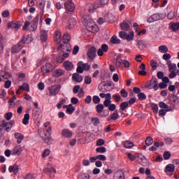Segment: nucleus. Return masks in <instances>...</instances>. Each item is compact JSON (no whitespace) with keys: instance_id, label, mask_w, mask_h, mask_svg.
<instances>
[{"instance_id":"1","label":"nucleus","mask_w":179,"mask_h":179,"mask_svg":"<svg viewBox=\"0 0 179 179\" xmlns=\"http://www.w3.org/2000/svg\"><path fill=\"white\" fill-rule=\"evenodd\" d=\"M116 66L119 69H122L123 68H125L126 69H129L131 66V63L127 59H122V58H121V56H118L116 58Z\"/></svg>"},{"instance_id":"3","label":"nucleus","mask_w":179,"mask_h":179,"mask_svg":"<svg viewBox=\"0 0 179 179\" xmlns=\"http://www.w3.org/2000/svg\"><path fill=\"white\" fill-rule=\"evenodd\" d=\"M78 68L76 69L78 73H83V71H90L92 66L89 63H83L80 61L78 62Z\"/></svg>"},{"instance_id":"24","label":"nucleus","mask_w":179,"mask_h":179,"mask_svg":"<svg viewBox=\"0 0 179 179\" xmlns=\"http://www.w3.org/2000/svg\"><path fill=\"white\" fill-rule=\"evenodd\" d=\"M32 41H33V36L31 34L24 36L22 40L21 41V42L23 43V45L30 44V43H31Z\"/></svg>"},{"instance_id":"49","label":"nucleus","mask_w":179,"mask_h":179,"mask_svg":"<svg viewBox=\"0 0 179 179\" xmlns=\"http://www.w3.org/2000/svg\"><path fill=\"white\" fill-rule=\"evenodd\" d=\"M97 8H99V6H94V5L90 4L89 6L88 11L90 12V13H93L94 10L97 9Z\"/></svg>"},{"instance_id":"31","label":"nucleus","mask_w":179,"mask_h":179,"mask_svg":"<svg viewBox=\"0 0 179 179\" xmlns=\"http://www.w3.org/2000/svg\"><path fill=\"white\" fill-rule=\"evenodd\" d=\"M14 136L17 140V143H20L23 141V139H24V136H23V134H22L21 133H15L14 134Z\"/></svg>"},{"instance_id":"43","label":"nucleus","mask_w":179,"mask_h":179,"mask_svg":"<svg viewBox=\"0 0 179 179\" xmlns=\"http://www.w3.org/2000/svg\"><path fill=\"white\" fill-rule=\"evenodd\" d=\"M145 145L147 146H150V145H153V138H152L151 136L148 137L145 139Z\"/></svg>"},{"instance_id":"23","label":"nucleus","mask_w":179,"mask_h":179,"mask_svg":"<svg viewBox=\"0 0 179 179\" xmlns=\"http://www.w3.org/2000/svg\"><path fill=\"white\" fill-rule=\"evenodd\" d=\"M157 20H160V15L159 14H153L148 19V23H153L155 22H157Z\"/></svg>"},{"instance_id":"45","label":"nucleus","mask_w":179,"mask_h":179,"mask_svg":"<svg viewBox=\"0 0 179 179\" xmlns=\"http://www.w3.org/2000/svg\"><path fill=\"white\" fill-rule=\"evenodd\" d=\"M122 29L124 30V31H128L129 30V24L127 22H123L121 24Z\"/></svg>"},{"instance_id":"48","label":"nucleus","mask_w":179,"mask_h":179,"mask_svg":"<svg viewBox=\"0 0 179 179\" xmlns=\"http://www.w3.org/2000/svg\"><path fill=\"white\" fill-rule=\"evenodd\" d=\"M96 152L98 153H106V152H107V149L106 147H99L96 149Z\"/></svg>"},{"instance_id":"18","label":"nucleus","mask_w":179,"mask_h":179,"mask_svg":"<svg viewBox=\"0 0 179 179\" xmlns=\"http://www.w3.org/2000/svg\"><path fill=\"white\" fill-rule=\"evenodd\" d=\"M108 51V45L106 44H103L101 45V48L98 50V55L99 57H103L104 52H107Z\"/></svg>"},{"instance_id":"4","label":"nucleus","mask_w":179,"mask_h":179,"mask_svg":"<svg viewBox=\"0 0 179 179\" xmlns=\"http://www.w3.org/2000/svg\"><path fill=\"white\" fill-rule=\"evenodd\" d=\"M43 173L48 174L50 178L52 179L55 178V174L57 173V170L52 167V164H48V166L43 169Z\"/></svg>"},{"instance_id":"63","label":"nucleus","mask_w":179,"mask_h":179,"mask_svg":"<svg viewBox=\"0 0 179 179\" xmlns=\"http://www.w3.org/2000/svg\"><path fill=\"white\" fill-rule=\"evenodd\" d=\"M171 157V154L169 152H165L164 153V160H169Z\"/></svg>"},{"instance_id":"22","label":"nucleus","mask_w":179,"mask_h":179,"mask_svg":"<svg viewBox=\"0 0 179 179\" xmlns=\"http://www.w3.org/2000/svg\"><path fill=\"white\" fill-rule=\"evenodd\" d=\"M22 152H23V148H22V146L17 145L13 148V155L15 156H20V155H22Z\"/></svg>"},{"instance_id":"39","label":"nucleus","mask_w":179,"mask_h":179,"mask_svg":"<svg viewBox=\"0 0 179 179\" xmlns=\"http://www.w3.org/2000/svg\"><path fill=\"white\" fill-rule=\"evenodd\" d=\"M171 27L173 31H177L179 29V22H171Z\"/></svg>"},{"instance_id":"64","label":"nucleus","mask_w":179,"mask_h":179,"mask_svg":"<svg viewBox=\"0 0 179 179\" xmlns=\"http://www.w3.org/2000/svg\"><path fill=\"white\" fill-rule=\"evenodd\" d=\"M80 179H90V175L88 173H83L81 175Z\"/></svg>"},{"instance_id":"53","label":"nucleus","mask_w":179,"mask_h":179,"mask_svg":"<svg viewBox=\"0 0 179 179\" xmlns=\"http://www.w3.org/2000/svg\"><path fill=\"white\" fill-rule=\"evenodd\" d=\"M152 108V111L153 113H155V114H157V113H159V106H157V104L153 103L151 106Z\"/></svg>"},{"instance_id":"6","label":"nucleus","mask_w":179,"mask_h":179,"mask_svg":"<svg viewBox=\"0 0 179 179\" xmlns=\"http://www.w3.org/2000/svg\"><path fill=\"white\" fill-rule=\"evenodd\" d=\"M55 69V66L51 63H46L43 65L41 68V71L44 74L50 73V72H52Z\"/></svg>"},{"instance_id":"27","label":"nucleus","mask_w":179,"mask_h":179,"mask_svg":"<svg viewBox=\"0 0 179 179\" xmlns=\"http://www.w3.org/2000/svg\"><path fill=\"white\" fill-rule=\"evenodd\" d=\"M119 117H120V115H118V111L115 110L113 113L110 114L108 117V121H115L118 120Z\"/></svg>"},{"instance_id":"21","label":"nucleus","mask_w":179,"mask_h":179,"mask_svg":"<svg viewBox=\"0 0 179 179\" xmlns=\"http://www.w3.org/2000/svg\"><path fill=\"white\" fill-rule=\"evenodd\" d=\"M40 38L41 41H47V40H48V32L44 29H41L40 33Z\"/></svg>"},{"instance_id":"11","label":"nucleus","mask_w":179,"mask_h":179,"mask_svg":"<svg viewBox=\"0 0 179 179\" xmlns=\"http://www.w3.org/2000/svg\"><path fill=\"white\" fill-rule=\"evenodd\" d=\"M38 134L41 138L44 140L45 143H50V142H51V136H47L46 134H44V131H43V129H40L38 130Z\"/></svg>"},{"instance_id":"20","label":"nucleus","mask_w":179,"mask_h":179,"mask_svg":"<svg viewBox=\"0 0 179 179\" xmlns=\"http://www.w3.org/2000/svg\"><path fill=\"white\" fill-rule=\"evenodd\" d=\"M138 159L140 160L141 166H143L144 167L149 166V161L148 160V159H146V157H145V156L140 155L138 156Z\"/></svg>"},{"instance_id":"38","label":"nucleus","mask_w":179,"mask_h":179,"mask_svg":"<svg viewBox=\"0 0 179 179\" xmlns=\"http://www.w3.org/2000/svg\"><path fill=\"white\" fill-rule=\"evenodd\" d=\"M96 113H98L99 114H101L103 113V110H104V105L101 103H99L96 106Z\"/></svg>"},{"instance_id":"32","label":"nucleus","mask_w":179,"mask_h":179,"mask_svg":"<svg viewBox=\"0 0 179 179\" xmlns=\"http://www.w3.org/2000/svg\"><path fill=\"white\" fill-rule=\"evenodd\" d=\"M174 110L173 107H170L169 108L164 110V109H161L159 111V117H164L166 115V113L169 111H173Z\"/></svg>"},{"instance_id":"2","label":"nucleus","mask_w":179,"mask_h":179,"mask_svg":"<svg viewBox=\"0 0 179 179\" xmlns=\"http://www.w3.org/2000/svg\"><path fill=\"white\" fill-rule=\"evenodd\" d=\"M166 65H168V68L169 69V72H171L169 75V78L170 79H174L176 76H177V64L172 63L171 60H168Z\"/></svg>"},{"instance_id":"19","label":"nucleus","mask_w":179,"mask_h":179,"mask_svg":"<svg viewBox=\"0 0 179 179\" xmlns=\"http://www.w3.org/2000/svg\"><path fill=\"white\" fill-rule=\"evenodd\" d=\"M72 79L76 83H80V82L83 81V76L78 74V73H75L72 76Z\"/></svg>"},{"instance_id":"37","label":"nucleus","mask_w":179,"mask_h":179,"mask_svg":"<svg viewBox=\"0 0 179 179\" xmlns=\"http://www.w3.org/2000/svg\"><path fill=\"white\" fill-rule=\"evenodd\" d=\"M158 50L159 52H162V54H166V52H168L169 51V48L166 45H161L158 48Z\"/></svg>"},{"instance_id":"60","label":"nucleus","mask_w":179,"mask_h":179,"mask_svg":"<svg viewBox=\"0 0 179 179\" xmlns=\"http://www.w3.org/2000/svg\"><path fill=\"white\" fill-rule=\"evenodd\" d=\"M129 106V103L125 101V102H123L120 104V108L122 111H124V110H125V108H127Z\"/></svg>"},{"instance_id":"40","label":"nucleus","mask_w":179,"mask_h":179,"mask_svg":"<svg viewBox=\"0 0 179 179\" xmlns=\"http://www.w3.org/2000/svg\"><path fill=\"white\" fill-rule=\"evenodd\" d=\"M134 31H131L129 32V34H127V36H126V40L127 41H132V40H134Z\"/></svg>"},{"instance_id":"15","label":"nucleus","mask_w":179,"mask_h":179,"mask_svg":"<svg viewBox=\"0 0 179 179\" xmlns=\"http://www.w3.org/2000/svg\"><path fill=\"white\" fill-rule=\"evenodd\" d=\"M54 39L56 44H59V43H61L62 40V34H61V31L57 30L55 32Z\"/></svg>"},{"instance_id":"36","label":"nucleus","mask_w":179,"mask_h":179,"mask_svg":"<svg viewBox=\"0 0 179 179\" xmlns=\"http://www.w3.org/2000/svg\"><path fill=\"white\" fill-rule=\"evenodd\" d=\"M110 43L112 44H120L121 43V40H120L117 36L114 35L110 38Z\"/></svg>"},{"instance_id":"5","label":"nucleus","mask_w":179,"mask_h":179,"mask_svg":"<svg viewBox=\"0 0 179 179\" xmlns=\"http://www.w3.org/2000/svg\"><path fill=\"white\" fill-rule=\"evenodd\" d=\"M145 87H147L148 90L154 89V90H159V85L157 84V78H152L151 80L148 81Z\"/></svg>"},{"instance_id":"54","label":"nucleus","mask_w":179,"mask_h":179,"mask_svg":"<svg viewBox=\"0 0 179 179\" xmlns=\"http://www.w3.org/2000/svg\"><path fill=\"white\" fill-rule=\"evenodd\" d=\"M92 101L94 104H99L101 101L100 97H99V96H94L92 98Z\"/></svg>"},{"instance_id":"16","label":"nucleus","mask_w":179,"mask_h":179,"mask_svg":"<svg viewBox=\"0 0 179 179\" xmlns=\"http://www.w3.org/2000/svg\"><path fill=\"white\" fill-rule=\"evenodd\" d=\"M87 57L91 61H93L96 57V48L92 47L87 52Z\"/></svg>"},{"instance_id":"12","label":"nucleus","mask_w":179,"mask_h":179,"mask_svg":"<svg viewBox=\"0 0 179 179\" xmlns=\"http://www.w3.org/2000/svg\"><path fill=\"white\" fill-rule=\"evenodd\" d=\"M22 24L19 23L18 22H10L8 24V29H12L13 30H15V31H17L19 30L20 27H21Z\"/></svg>"},{"instance_id":"55","label":"nucleus","mask_w":179,"mask_h":179,"mask_svg":"<svg viewBox=\"0 0 179 179\" xmlns=\"http://www.w3.org/2000/svg\"><path fill=\"white\" fill-rule=\"evenodd\" d=\"M66 103V99H62L59 102V103H57V108H59V109L62 108V106H64V104H65Z\"/></svg>"},{"instance_id":"25","label":"nucleus","mask_w":179,"mask_h":179,"mask_svg":"<svg viewBox=\"0 0 179 179\" xmlns=\"http://www.w3.org/2000/svg\"><path fill=\"white\" fill-rule=\"evenodd\" d=\"M63 75H65V71L62 69H56L55 71L52 72V76L54 78H59Z\"/></svg>"},{"instance_id":"14","label":"nucleus","mask_w":179,"mask_h":179,"mask_svg":"<svg viewBox=\"0 0 179 179\" xmlns=\"http://www.w3.org/2000/svg\"><path fill=\"white\" fill-rule=\"evenodd\" d=\"M82 22L85 26H89L91 27H93V20L90 19V17L89 15H84L82 18Z\"/></svg>"},{"instance_id":"58","label":"nucleus","mask_w":179,"mask_h":179,"mask_svg":"<svg viewBox=\"0 0 179 179\" xmlns=\"http://www.w3.org/2000/svg\"><path fill=\"white\" fill-rule=\"evenodd\" d=\"M127 34V33L125 32V31H120L119 32V37H120V38H122L123 40H126Z\"/></svg>"},{"instance_id":"33","label":"nucleus","mask_w":179,"mask_h":179,"mask_svg":"<svg viewBox=\"0 0 179 179\" xmlns=\"http://www.w3.org/2000/svg\"><path fill=\"white\" fill-rule=\"evenodd\" d=\"M1 76L3 78V80H6L12 78V75L6 71H1Z\"/></svg>"},{"instance_id":"61","label":"nucleus","mask_w":179,"mask_h":179,"mask_svg":"<svg viewBox=\"0 0 179 179\" xmlns=\"http://www.w3.org/2000/svg\"><path fill=\"white\" fill-rule=\"evenodd\" d=\"M106 142L103 138H99L96 141V146H103Z\"/></svg>"},{"instance_id":"8","label":"nucleus","mask_w":179,"mask_h":179,"mask_svg":"<svg viewBox=\"0 0 179 179\" xmlns=\"http://www.w3.org/2000/svg\"><path fill=\"white\" fill-rule=\"evenodd\" d=\"M71 50H72V48L71 47V44L68 43H64L57 48V51H62V52H69Z\"/></svg>"},{"instance_id":"29","label":"nucleus","mask_w":179,"mask_h":179,"mask_svg":"<svg viewBox=\"0 0 179 179\" xmlns=\"http://www.w3.org/2000/svg\"><path fill=\"white\" fill-rule=\"evenodd\" d=\"M175 170H176V166H174V164H169L166 165L165 168V173L166 174H169V173H173V171H174Z\"/></svg>"},{"instance_id":"26","label":"nucleus","mask_w":179,"mask_h":179,"mask_svg":"<svg viewBox=\"0 0 179 179\" xmlns=\"http://www.w3.org/2000/svg\"><path fill=\"white\" fill-rule=\"evenodd\" d=\"M63 65L66 71H72V69H73V63L70 61L64 62Z\"/></svg>"},{"instance_id":"56","label":"nucleus","mask_w":179,"mask_h":179,"mask_svg":"<svg viewBox=\"0 0 179 179\" xmlns=\"http://www.w3.org/2000/svg\"><path fill=\"white\" fill-rule=\"evenodd\" d=\"M4 117L7 121H10L12 119V117H13V113H12V112H8Z\"/></svg>"},{"instance_id":"10","label":"nucleus","mask_w":179,"mask_h":179,"mask_svg":"<svg viewBox=\"0 0 179 179\" xmlns=\"http://www.w3.org/2000/svg\"><path fill=\"white\" fill-rule=\"evenodd\" d=\"M64 8L68 12H73V10L76 9V6H75V3L72 1H66L64 3Z\"/></svg>"},{"instance_id":"42","label":"nucleus","mask_w":179,"mask_h":179,"mask_svg":"<svg viewBox=\"0 0 179 179\" xmlns=\"http://www.w3.org/2000/svg\"><path fill=\"white\" fill-rule=\"evenodd\" d=\"M20 90H26L27 92L30 91V87H29V84L24 83L22 86L20 87Z\"/></svg>"},{"instance_id":"9","label":"nucleus","mask_w":179,"mask_h":179,"mask_svg":"<svg viewBox=\"0 0 179 179\" xmlns=\"http://www.w3.org/2000/svg\"><path fill=\"white\" fill-rule=\"evenodd\" d=\"M50 96H57L59 93V86L52 85L48 88Z\"/></svg>"},{"instance_id":"28","label":"nucleus","mask_w":179,"mask_h":179,"mask_svg":"<svg viewBox=\"0 0 179 179\" xmlns=\"http://www.w3.org/2000/svg\"><path fill=\"white\" fill-rule=\"evenodd\" d=\"M76 26V20L75 18H71L69 20L68 26H66V29H69V30L73 29Z\"/></svg>"},{"instance_id":"17","label":"nucleus","mask_w":179,"mask_h":179,"mask_svg":"<svg viewBox=\"0 0 179 179\" xmlns=\"http://www.w3.org/2000/svg\"><path fill=\"white\" fill-rule=\"evenodd\" d=\"M22 48H23V42H19L18 44L13 47L12 52H14L15 54H17V52H20V51L22 50Z\"/></svg>"},{"instance_id":"13","label":"nucleus","mask_w":179,"mask_h":179,"mask_svg":"<svg viewBox=\"0 0 179 179\" xmlns=\"http://www.w3.org/2000/svg\"><path fill=\"white\" fill-rule=\"evenodd\" d=\"M62 136H63V138H66L67 139H71V138L73 136V133L69 129H63L62 130Z\"/></svg>"},{"instance_id":"46","label":"nucleus","mask_w":179,"mask_h":179,"mask_svg":"<svg viewBox=\"0 0 179 179\" xmlns=\"http://www.w3.org/2000/svg\"><path fill=\"white\" fill-rule=\"evenodd\" d=\"M124 147L127 149H131V148L134 147V143L129 141H127L124 143Z\"/></svg>"},{"instance_id":"50","label":"nucleus","mask_w":179,"mask_h":179,"mask_svg":"<svg viewBox=\"0 0 179 179\" xmlns=\"http://www.w3.org/2000/svg\"><path fill=\"white\" fill-rule=\"evenodd\" d=\"M162 58L164 61H166L167 64V61H169L171 58V55H170V53L166 52L163 55Z\"/></svg>"},{"instance_id":"51","label":"nucleus","mask_w":179,"mask_h":179,"mask_svg":"<svg viewBox=\"0 0 179 179\" xmlns=\"http://www.w3.org/2000/svg\"><path fill=\"white\" fill-rule=\"evenodd\" d=\"M50 153H51V150L48 148H46L42 153V157H47L48 156H50Z\"/></svg>"},{"instance_id":"62","label":"nucleus","mask_w":179,"mask_h":179,"mask_svg":"<svg viewBox=\"0 0 179 179\" xmlns=\"http://www.w3.org/2000/svg\"><path fill=\"white\" fill-rule=\"evenodd\" d=\"M138 100H141V101L146 99V95L143 92L139 93L138 94Z\"/></svg>"},{"instance_id":"7","label":"nucleus","mask_w":179,"mask_h":179,"mask_svg":"<svg viewBox=\"0 0 179 179\" xmlns=\"http://www.w3.org/2000/svg\"><path fill=\"white\" fill-rule=\"evenodd\" d=\"M104 107L108 108L109 111H115V108H117V106L114 103H111V99H110V95H108L107 100L103 101Z\"/></svg>"},{"instance_id":"59","label":"nucleus","mask_w":179,"mask_h":179,"mask_svg":"<svg viewBox=\"0 0 179 179\" xmlns=\"http://www.w3.org/2000/svg\"><path fill=\"white\" fill-rule=\"evenodd\" d=\"M84 81H85V85H90V83H92V77L85 76Z\"/></svg>"},{"instance_id":"30","label":"nucleus","mask_w":179,"mask_h":179,"mask_svg":"<svg viewBox=\"0 0 179 179\" xmlns=\"http://www.w3.org/2000/svg\"><path fill=\"white\" fill-rule=\"evenodd\" d=\"M8 171L10 173H13V174H17L19 173V166L16 164L10 166L8 168Z\"/></svg>"},{"instance_id":"57","label":"nucleus","mask_w":179,"mask_h":179,"mask_svg":"<svg viewBox=\"0 0 179 179\" xmlns=\"http://www.w3.org/2000/svg\"><path fill=\"white\" fill-rule=\"evenodd\" d=\"M30 22L28 21H26L24 22V26L22 27V30H30Z\"/></svg>"},{"instance_id":"44","label":"nucleus","mask_w":179,"mask_h":179,"mask_svg":"<svg viewBox=\"0 0 179 179\" xmlns=\"http://www.w3.org/2000/svg\"><path fill=\"white\" fill-rule=\"evenodd\" d=\"M91 121L94 127H97V125L100 124V120H99V117H92Z\"/></svg>"},{"instance_id":"35","label":"nucleus","mask_w":179,"mask_h":179,"mask_svg":"<svg viewBox=\"0 0 179 179\" xmlns=\"http://www.w3.org/2000/svg\"><path fill=\"white\" fill-rule=\"evenodd\" d=\"M29 120H30V115L29 113H26L24 115V117L22 119V124H23V125H28Z\"/></svg>"},{"instance_id":"52","label":"nucleus","mask_w":179,"mask_h":179,"mask_svg":"<svg viewBox=\"0 0 179 179\" xmlns=\"http://www.w3.org/2000/svg\"><path fill=\"white\" fill-rule=\"evenodd\" d=\"M63 40H64V43H68V42L71 41V36L69 35V34H65L63 36Z\"/></svg>"},{"instance_id":"47","label":"nucleus","mask_w":179,"mask_h":179,"mask_svg":"<svg viewBox=\"0 0 179 179\" xmlns=\"http://www.w3.org/2000/svg\"><path fill=\"white\" fill-rule=\"evenodd\" d=\"M138 45L140 50H143V48L146 47V45L145 44V41L142 40L138 41Z\"/></svg>"},{"instance_id":"41","label":"nucleus","mask_w":179,"mask_h":179,"mask_svg":"<svg viewBox=\"0 0 179 179\" xmlns=\"http://www.w3.org/2000/svg\"><path fill=\"white\" fill-rule=\"evenodd\" d=\"M75 111V107L72 106V104H69L66 109L67 114H72Z\"/></svg>"},{"instance_id":"34","label":"nucleus","mask_w":179,"mask_h":179,"mask_svg":"<svg viewBox=\"0 0 179 179\" xmlns=\"http://www.w3.org/2000/svg\"><path fill=\"white\" fill-rule=\"evenodd\" d=\"M43 14L42 13L41 15H37L33 20V21L31 22L32 23L37 24V23H38V20H40L41 23H43Z\"/></svg>"}]
</instances>
